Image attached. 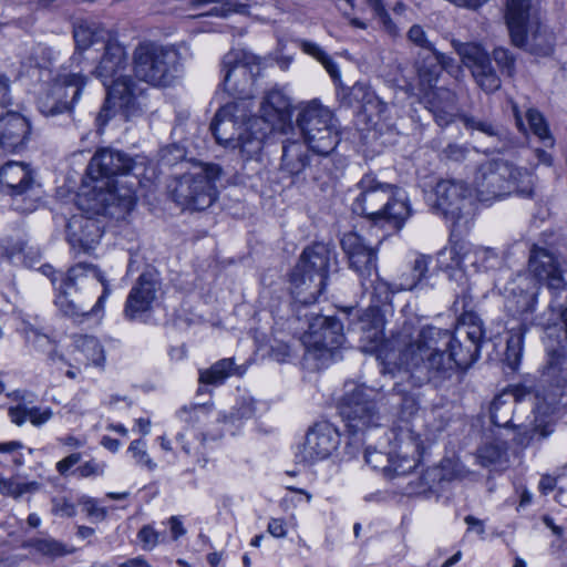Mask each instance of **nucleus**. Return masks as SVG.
<instances>
[{"instance_id":"052dcab7","label":"nucleus","mask_w":567,"mask_h":567,"mask_svg":"<svg viewBox=\"0 0 567 567\" xmlns=\"http://www.w3.org/2000/svg\"><path fill=\"white\" fill-rule=\"evenodd\" d=\"M37 551L45 556L58 557L64 555L62 545L52 539H41L34 545Z\"/></svg>"},{"instance_id":"a19ab883","label":"nucleus","mask_w":567,"mask_h":567,"mask_svg":"<svg viewBox=\"0 0 567 567\" xmlns=\"http://www.w3.org/2000/svg\"><path fill=\"white\" fill-rule=\"evenodd\" d=\"M298 47L308 55H311L316 60L322 63L327 72L333 78L339 76L338 65L333 60L327 55V53L315 42L308 40H298Z\"/></svg>"},{"instance_id":"7ed1b4c3","label":"nucleus","mask_w":567,"mask_h":567,"mask_svg":"<svg viewBox=\"0 0 567 567\" xmlns=\"http://www.w3.org/2000/svg\"><path fill=\"white\" fill-rule=\"evenodd\" d=\"M110 293V285L101 270L79 262L62 277L55 305L71 318L94 316L103 310Z\"/></svg>"},{"instance_id":"680f3d73","label":"nucleus","mask_w":567,"mask_h":567,"mask_svg":"<svg viewBox=\"0 0 567 567\" xmlns=\"http://www.w3.org/2000/svg\"><path fill=\"white\" fill-rule=\"evenodd\" d=\"M159 157L164 165L171 166L184 157V151L177 145H169L161 150Z\"/></svg>"},{"instance_id":"f3484780","label":"nucleus","mask_w":567,"mask_h":567,"mask_svg":"<svg viewBox=\"0 0 567 567\" xmlns=\"http://www.w3.org/2000/svg\"><path fill=\"white\" fill-rule=\"evenodd\" d=\"M86 78L80 71L60 72L50 89L39 97L38 107L45 116L71 112L81 96Z\"/></svg>"},{"instance_id":"e2e57ef3","label":"nucleus","mask_w":567,"mask_h":567,"mask_svg":"<svg viewBox=\"0 0 567 567\" xmlns=\"http://www.w3.org/2000/svg\"><path fill=\"white\" fill-rule=\"evenodd\" d=\"M53 415V412L50 408L41 410L38 406L29 408L28 420L35 426H40L47 423Z\"/></svg>"},{"instance_id":"412c9836","label":"nucleus","mask_w":567,"mask_h":567,"mask_svg":"<svg viewBox=\"0 0 567 567\" xmlns=\"http://www.w3.org/2000/svg\"><path fill=\"white\" fill-rule=\"evenodd\" d=\"M452 45L483 91L492 93L501 87V79L491 64L489 55L480 44L453 40Z\"/></svg>"},{"instance_id":"603ef678","label":"nucleus","mask_w":567,"mask_h":567,"mask_svg":"<svg viewBox=\"0 0 567 567\" xmlns=\"http://www.w3.org/2000/svg\"><path fill=\"white\" fill-rule=\"evenodd\" d=\"M395 286L396 281L388 282L385 280H378L373 286V293L377 301L381 305L391 303L393 295L402 291L396 290Z\"/></svg>"},{"instance_id":"a878e982","label":"nucleus","mask_w":567,"mask_h":567,"mask_svg":"<svg viewBox=\"0 0 567 567\" xmlns=\"http://www.w3.org/2000/svg\"><path fill=\"white\" fill-rule=\"evenodd\" d=\"M341 247L348 256L349 266L362 279V286L377 270V252L357 233L350 231L341 238Z\"/></svg>"},{"instance_id":"6e6d98bb","label":"nucleus","mask_w":567,"mask_h":567,"mask_svg":"<svg viewBox=\"0 0 567 567\" xmlns=\"http://www.w3.org/2000/svg\"><path fill=\"white\" fill-rule=\"evenodd\" d=\"M24 250V244L12 238L0 240V260H12L17 255Z\"/></svg>"},{"instance_id":"1a4fd4ad","label":"nucleus","mask_w":567,"mask_h":567,"mask_svg":"<svg viewBox=\"0 0 567 567\" xmlns=\"http://www.w3.org/2000/svg\"><path fill=\"white\" fill-rule=\"evenodd\" d=\"M336 252L329 245L318 243L307 247L290 277L292 295L303 305L313 303L322 292L328 269Z\"/></svg>"},{"instance_id":"c03bdc74","label":"nucleus","mask_w":567,"mask_h":567,"mask_svg":"<svg viewBox=\"0 0 567 567\" xmlns=\"http://www.w3.org/2000/svg\"><path fill=\"white\" fill-rule=\"evenodd\" d=\"M461 121L467 130L481 132L488 137H501V128L489 121L468 115H462Z\"/></svg>"},{"instance_id":"69168bd1","label":"nucleus","mask_w":567,"mask_h":567,"mask_svg":"<svg viewBox=\"0 0 567 567\" xmlns=\"http://www.w3.org/2000/svg\"><path fill=\"white\" fill-rule=\"evenodd\" d=\"M369 6L373 9L375 16L383 22V24L391 30L392 29V21L386 12L383 3L381 0H367Z\"/></svg>"},{"instance_id":"6ab92c4d","label":"nucleus","mask_w":567,"mask_h":567,"mask_svg":"<svg viewBox=\"0 0 567 567\" xmlns=\"http://www.w3.org/2000/svg\"><path fill=\"white\" fill-rule=\"evenodd\" d=\"M291 121L290 99L278 89L268 91L260 102L259 115L251 116V127L264 143L272 132L284 131Z\"/></svg>"},{"instance_id":"c756f323","label":"nucleus","mask_w":567,"mask_h":567,"mask_svg":"<svg viewBox=\"0 0 567 567\" xmlns=\"http://www.w3.org/2000/svg\"><path fill=\"white\" fill-rule=\"evenodd\" d=\"M507 309L527 320L528 316L535 310L539 287L533 280L526 277H517L507 289Z\"/></svg>"},{"instance_id":"864d4df0","label":"nucleus","mask_w":567,"mask_h":567,"mask_svg":"<svg viewBox=\"0 0 567 567\" xmlns=\"http://www.w3.org/2000/svg\"><path fill=\"white\" fill-rule=\"evenodd\" d=\"M52 514L60 517H73L76 514L75 504L65 496L52 498Z\"/></svg>"},{"instance_id":"13d9d810","label":"nucleus","mask_w":567,"mask_h":567,"mask_svg":"<svg viewBox=\"0 0 567 567\" xmlns=\"http://www.w3.org/2000/svg\"><path fill=\"white\" fill-rule=\"evenodd\" d=\"M408 39L415 45L427 50L431 52L434 49V45L431 41L427 40L425 31L419 24H414L410 28L408 32Z\"/></svg>"},{"instance_id":"bf43d9fd","label":"nucleus","mask_w":567,"mask_h":567,"mask_svg":"<svg viewBox=\"0 0 567 567\" xmlns=\"http://www.w3.org/2000/svg\"><path fill=\"white\" fill-rule=\"evenodd\" d=\"M78 503L86 512L87 516L100 520L106 517V511L103 507H99L94 498L84 495L79 498Z\"/></svg>"},{"instance_id":"f8f14e48","label":"nucleus","mask_w":567,"mask_h":567,"mask_svg":"<svg viewBox=\"0 0 567 567\" xmlns=\"http://www.w3.org/2000/svg\"><path fill=\"white\" fill-rule=\"evenodd\" d=\"M221 169L215 164L195 165L183 174L173 188L174 200L183 208L203 210L212 206L217 198L215 182Z\"/></svg>"},{"instance_id":"a211bd4d","label":"nucleus","mask_w":567,"mask_h":567,"mask_svg":"<svg viewBox=\"0 0 567 567\" xmlns=\"http://www.w3.org/2000/svg\"><path fill=\"white\" fill-rule=\"evenodd\" d=\"M373 390L355 386L339 403V412L350 431L357 433L377 426L380 420Z\"/></svg>"},{"instance_id":"a18cd8bd","label":"nucleus","mask_w":567,"mask_h":567,"mask_svg":"<svg viewBox=\"0 0 567 567\" xmlns=\"http://www.w3.org/2000/svg\"><path fill=\"white\" fill-rule=\"evenodd\" d=\"M212 408L213 403L185 405L178 411V417L182 421L194 425L207 416L212 412Z\"/></svg>"},{"instance_id":"0e129e2a","label":"nucleus","mask_w":567,"mask_h":567,"mask_svg":"<svg viewBox=\"0 0 567 567\" xmlns=\"http://www.w3.org/2000/svg\"><path fill=\"white\" fill-rule=\"evenodd\" d=\"M476 258L480 269L493 267L494 260L497 259V254L494 249L487 247H476Z\"/></svg>"},{"instance_id":"8fccbe9b","label":"nucleus","mask_w":567,"mask_h":567,"mask_svg":"<svg viewBox=\"0 0 567 567\" xmlns=\"http://www.w3.org/2000/svg\"><path fill=\"white\" fill-rule=\"evenodd\" d=\"M493 59L502 70L508 76H513L515 73V56L505 48H496L493 51Z\"/></svg>"},{"instance_id":"3c124183","label":"nucleus","mask_w":567,"mask_h":567,"mask_svg":"<svg viewBox=\"0 0 567 567\" xmlns=\"http://www.w3.org/2000/svg\"><path fill=\"white\" fill-rule=\"evenodd\" d=\"M137 538L144 550H152L157 544L164 542V536L152 525H144L137 533Z\"/></svg>"},{"instance_id":"f257e3e1","label":"nucleus","mask_w":567,"mask_h":567,"mask_svg":"<svg viewBox=\"0 0 567 567\" xmlns=\"http://www.w3.org/2000/svg\"><path fill=\"white\" fill-rule=\"evenodd\" d=\"M359 329L361 340L368 342L367 350L377 351L385 365H398L419 382L446 378L455 368H466L472 362L470 351H464L449 330L426 327L414 339L403 331L392 340H384L380 320L368 327L364 317Z\"/></svg>"},{"instance_id":"09e8293b","label":"nucleus","mask_w":567,"mask_h":567,"mask_svg":"<svg viewBox=\"0 0 567 567\" xmlns=\"http://www.w3.org/2000/svg\"><path fill=\"white\" fill-rule=\"evenodd\" d=\"M522 347L523 339L520 334H512L508 338L505 352V361L513 370H515L519 364L522 357Z\"/></svg>"},{"instance_id":"ea45409f","label":"nucleus","mask_w":567,"mask_h":567,"mask_svg":"<svg viewBox=\"0 0 567 567\" xmlns=\"http://www.w3.org/2000/svg\"><path fill=\"white\" fill-rule=\"evenodd\" d=\"M462 241H453L437 254L439 267L444 270L458 269L463 271L462 265Z\"/></svg>"},{"instance_id":"7c9ffc66","label":"nucleus","mask_w":567,"mask_h":567,"mask_svg":"<svg viewBox=\"0 0 567 567\" xmlns=\"http://www.w3.org/2000/svg\"><path fill=\"white\" fill-rule=\"evenodd\" d=\"M31 133L29 121L17 112L0 117V147L8 152L22 148Z\"/></svg>"},{"instance_id":"37998d69","label":"nucleus","mask_w":567,"mask_h":567,"mask_svg":"<svg viewBox=\"0 0 567 567\" xmlns=\"http://www.w3.org/2000/svg\"><path fill=\"white\" fill-rule=\"evenodd\" d=\"M40 489L38 482H18L14 480L0 478V494L18 498L23 494L34 493Z\"/></svg>"},{"instance_id":"72a5a7b5","label":"nucleus","mask_w":567,"mask_h":567,"mask_svg":"<svg viewBox=\"0 0 567 567\" xmlns=\"http://www.w3.org/2000/svg\"><path fill=\"white\" fill-rule=\"evenodd\" d=\"M308 148V146L298 141L285 142L280 169L290 176L302 174L309 163Z\"/></svg>"},{"instance_id":"423d86ee","label":"nucleus","mask_w":567,"mask_h":567,"mask_svg":"<svg viewBox=\"0 0 567 567\" xmlns=\"http://www.w3.org/2000/svg\"><path fill=\"white\" fill-rule=\"evenodd\" d=\"M251 99L239 97L221 106L210 124L217 143L226 148L237 150L244 159L254 158L262 148L257 130L251 127Z\"/></svg>"},{"instance_id":"aec40b11","label":"nucleus","mask_w":567,"mask_h":567,"mask_svg":"<svg viewBox=\"0 0 567 567\" xmlns=\"http://www.w3.org/2000/svg\"><path fill=\"white\" fill-rule=\"evenodd\" d=\"M224 89L229 94H245L259 72V61L255 55L233 50L223 59Z\"/></svg>"},{"instance_id":"cd10ccee","label":"nucleus","mask_w":567,"mask_h":567,"mask_svg":"<svg viewBox=\"0 0 567 567\" xmlns=\"http://www.w3.org/2000/svg\"><path fill=\"white\" fill-rule=\"evenodd\" d=\"M23 333L25 341L32 344L39 351H42L47 354L48 361L53 365L65 364L69 369L65 372V375L69 379H76L81 372V367L83 364H78L72 360V355H68V352L64 351L59 344L49 338V336L40 332L38 329L32 327L29 323H23V328L21 330Z\"/></svg>"},{"instance_id":"dca6fc26","label":"nucleus","mask_w":567,"mask_h":567,"mask_svg":"<svg viewBox=\"0 0 567 567\" xmlns=\"http://www.w3.org/2000/svg\"><path fill=\"white\" fill-rule=\"evenodd\" d=\"M420 91L427 99L430 111L440 126H446L457 114L456 95L449 89L440 87L432 91L441 74L437 61L430 54L416 62Z\"/></svg>"},{"instance_id":"4d7b16f0","label":"nucleus","mask_w":567,"mask_h":567,"mask_svg":"<svg viewBox=\"0 0 567 567\" xmlns=\"http://www.w3.org/2000/svg\"><path fill=\"white\" fill-rule=\"evenodd\" d=\"M462 265L463 272L468 270L478 271L480 266L476 258V247H473L471 244L466 241H462Z\"/></svg>"},{"instance_id":"bb28decb","label":"nucleus","mask_w":567,"mask_h":567,"mask_svg":"<svg viewBox=\"0 0 567 567\" xmlns=\"http://www.w3.org/2000/svg\"><path fill=\"white\" fill-rule=\"evenodd\" d=\"M161 289V280L155 271L143 272L132 287L124 308V316L134 320L152 309Z\"/></svg>"},{"instance_id":"f704fd0d","label":"nucleus","mask_w":567,"mask_h":567,"mask_svg":"<svg viewBox=\"0 0 567 567\" xmlns=\"http://www.w3.org/2000/svg\"><path fill=\"white\" fill-rule=\"evenodd\" d=\"M245 373V369L237 365L233 358H225L216 361L207 369L198 371V382L205 385H220L229 377Z\"/></svg>"},{"instance_id":"4468645a","label":"nucleus","mask_w":567,"mask_h":567,"mask_svg":"<svg viewBox=\"0 0 567 567\" xmlns=\"http://www.w3.org/2000/svg\"><path fill=\"white\" fill-rule=\"evenodd\" d=\"M179 53L172 47L143 43L134 53V72L137 79L154 86H167L176 78Z\"/></svg>"},{"instance_id":"79ce46f5","label":"nucleus","mask_w":567,"mask_h":567,"mask_svg":"<svg viewBox=\"0 0 567 567\" xmlns=\"http://www.w3.org/2000/svg\"><path fill=\"white\" fill-rule=\"evenodd\" d=\"M443 478L444 476L441 474L440 468H427L421 477H419L416 481H412L409 483L406 487V493L416 495L425 494L426 492L432 489L433 484L436 481H441Z\"/></svg>"},{"instance_id":"49530a36","label":"nucleus","mask_w":567,"mask_h":567,"mask_svg":"<svg viewBox=\"0 0 567 567\" xmlns=\"http://www.w3.org/2000/svg\"><path fill=\"white\" fill-rule=\"evenodd\" d=\"M127 451L132 454V457L137 465L144 466L151 472L157 468V464L146 451V442L144 440L132 441Z\"/></svg>"},{"instance_id":"de8ad7c7","label":"nucleus","mask_w":567,"mask_h":567,"mask_svg":"<svg viewBox=\"0 0 567 567\" xmlns=\"http://www.w3.org/2000/svg\"><path fill=\"white\" fill-rule=\"evenodd\" d=\"M504 453L505 450L498 444L488 443L478 449L477 460L482 466H489L498 463Z\"/></svg>"},{"instance_id":"0eeeda50","label":"nucleus","mask_w":567,"mask_h":567,"mask_svg":"<svg viewBox=\"0 0 567 567\" xmlns=\"http://www.w3.org/2000/svg\"><path fill=\"white\" fill-rule=\"evenodd\" d=\"M473 183L481 202L503 198L511 194L532 197L535 185L534 176L527 169L518 168L503 158L482 163Z\"/></svg>"},{"instance_id":"2f4dec72","label":"nucleus","mask_w":567,"mask_h":567,"mask_svg":"<svg viewBox=\"0 0 567 567\" xmlns=\"http://www.w3.org/2000/svg\"><path fill=\"white\" fill-rule=\"evenodd\" d=\"M65 351L68 355H72V360L78 364H83V367H104V348L97 338L93 336L74 334Z\"/></svg>"},{"instance_id":"2eb2a0df","label":"nucleus","mask_w":567,"mask_h":567,"mask_svg":"<svg viewBox=\"0 0 567 567\" xmlns=\"http://www.w3.org/2000/svg\"><path fill=\"white\" fill-rule=\"evenodd\" d=\"M398 442L396 450L390 454L367 449L365 462L373 468L382 471L390 478L409 474L417 465L423 451L422 440L412 431H402Z\"/></svg>"},{"instance_id":"473e14b6","label":"nucleus","mask_w":567,"mask_h":567,"mask_svg":"<svg viewBox=\"0 0 567 567\" xmlns=\"http://www.w3.org/2000/svg\"><path fill=\"white\" fill-rule=\"evenodd\" d=\"M73 37L78 50L73 60L80 61L81 52L90 50L91 47L104 45L109 40V32L97 22L81 20L74 25Z\"/></svg>"},{"instance_id":"e433bc0d","label":"nucleus","mask_w":567,"mask_h":567,"mask_svg":"<svg viewBox=\"0 0 567 567\" xmlns=\"http://www.w3.org/2000/svg\"><path fill=\"white\" fill-rule=\"evenodd\" d=\"M430 265V257L425 255H419L411 268L400 275L396 280V290L412 291L421 288L423 281L427 276Z\"/></svg>"},{"instance_id":"c85d7f7f","label":"nucleus","mask_w":567,"mask_h":567,"mask_svg":"<svg viewBox=\"0 0 567 567\" xmlns=\"http://www.w3.org/2000/svg\"><path fill=\"white\" fill-rule=\"evenodd\" d=\"M528 268L537 281L545 282L549 290L561 291L565 289L558 262L547 249L534 246L530 250Z\"/></svg>"},{"instance_id":"c9c22d12","label":"nucleus","mask_w":567,"mask_h":567,"mask_svg":"<svg viewBox=\"0 0 567 567\" xmlns=\"http://www.w3.org/2000/svg\"><path fill=\"white\" fill-rule=\"evenodd\" d=\"M513 113L517 123L518 128L522 132H526L527 127L529 131L544 143L545 146H553L554 140L550 135L548 125L544 116L535 109H528L525 114L526 123L524 122L517 105H513Z\"/></svg>"},{"instance_id":"338daca9","label":"nucleus","mask_w":567,"mask_h":567,"mask_svg":"<svg viewBox=\"0 0 567 567\" xmlns=\"http://www.w3.org/2000/svg\"><path fill=\"white\" fill-rule=\"evenodd\" d=\"M8 414L11 422L20 426L28 420L29 408L23 404L11 406L9 408Z\"/></svg>"},{"instance_id":"9d476101","label":"nucleus","mask_w":567,"mask_h":567,"mask_svg":"<svg viewBox=\"0 0 567 567\" xmlns=\"http://www.w3.org/2000/svg\"><path fill=\"white\" fill-rule=\"evenodd\" d=\"M427 202L433 213L442 216L453 229L466 228L475 215L473 192L463 181H439Z\"/></svg>"},{"instance_id":"b1692460","label":"nucleus","mask_w":567,"mask_h":567,"mask_svg":"<svg viewBox=\"0 0 567 567\" xmlns=\"http://www.w3.org/2000/svg\"><path fill=\"white\" fill-rule=\"evenodd\" d=\"M0 183L4 185L9 194L14 197V207L22 213L35 209V200L29 199L27 205L19 204V197L22 202L27 200V195L33 193L34 182L31 171L21 162H8L0 168Z\"/></svg>"},{"instance_id":"ddd939ff","label":"nucleus","mask_w":567,"mask_h":567,"mask_svg":"<svg viewBox=\"0 0 567 567\" xmlns=\"http://www.w3.org/2000/svg\"><path fill=\"white\" fill-rule=\"evenodd\" d=\"M305 143L319 155L330 154L339 143V132L332 112L317 100L308 102L297 118Z\"/></svg>"},{"instance_id":"4c0bfd02","label":"nucleus","mask_w":567,"mask_h":567,"mask_svg":"<svg viewBox=\"0 0 567 567\" xmlns=\"http://www.w3.org/2000/svg\"><path fill=\"white\" fill-rule=\"evenodd\" d=\"M520 398L518 390L504 392L491 403V420L496 426H508L513 419L514 405Z\"/></svg>"},{"instance_id":"39448f33","label":"nucleus","mask_w":567,"mask_h":567,"mask_svg":"<svg viewBox=\"0 0 567 567\" xmlns=\"http://www.w3.org/2000/svg\"><path fill=\"white\" fill-rule=\"evenodd\" d=\"M360 194L352 204L353 213L365 216L374 225L401 229L412 210L405 190L364 175L358 184Z\"/></svg>"},{"instance_id":"5fc2aeb1","label":"nucleus","mask_w":567,"mask_h":567,"mask_svg":"<svg viewBox=\"0 0 567 567\" xmlns=\"http://www.w3.org/2000/svg\"><path fill=\"white\" fill-rule=\"evenodd\" d=\"M106 470V463L103 461H97L92 458L90 461L84 462L76 468L78 474L81 477H97L104 475Z\"/></svg>"},{"instance_id":"5701e85b","label":"nucleus","mask_w":567,"mask_h":567,"mask_svg":"<svg viewBox=\"0 0 567 567\" xmlns=\"http://www.w3.org/2000/svg\"><path fill=\"white\" fill-rule=\"evenodd\" d=\"M339 442V433L331 423L318 422L308 430L299 456L308 464L324 460L337 450Z\"/></svg>"},{"instance_id":"774afa93","label":"nucleus","mask_w":567,"mask_h":567,"mask_svg":"<svg viewBox=\"0 0 567 567\" xmlns=\"http://www.w3.org/2000/svg\"><path fill=\"white\" fill-rule=\"evenodd\" d=\"M240 408L237 409L236 413L231 414V419H250L255 414V401L244 400L240 404Z\"/></svg>"},{"instance_id":"6e6552de","label":"nucleus","mask_w":567,"mask_h":567,"mask_svg":"<svg viewBox=\"0 0 567 567\" xmlns=\"http://www.w3.org/2000/svg\"><path fill=\"white\" fill-rule=\"evenodd\" d=\"M506 24L512 43L535 55L547 56L554 49V35L532 12L530 0H507Z\"/></svg>"},{"instance_id":"58836bf2","label":"nucleus","mask_w":567,"mask_h":567,"mask_svg":"<svg viewBox=\"0 0 567 567\" xmlns=\"http://www.w3.org/2000/svg\"><path fill=\"white\" fill-rule=\"evenodd\" d=\"M352 95L355 100L360 101L365 112L383 116L386 112L388 104L381 101L369 87L364 84L357 83L352 87Z\"/></svg>"},{"instance_id":"9b49d317","label":"nucleus","mask_w":567,"mask_h":567,"mask_svg":"<svg viewBox=\"0 0 567 567\" xmlns=\"http://www.w3.org/2000/svg\"><path fill=\"white\" fill-rule=\"evenodd\" d=\"M136 167L135 161L127 154L111 148L104 147L95 152L91 158L87 173L93 179L107 178L105 183L109 192L102 200L105 202L106 206L118 205L125 210H130L135 205V196L130 188H125L121 192L114 181L111 179L116 175H124L133 172Z\"/></svg>"},{"instance_id":"20e7f679","label":"nucleus","mask_w":567,"mask_h":567,"mask_svg":"<svg viewBox=\"0 0 567 567\" xmlns=\"http://www.w3.org/2000/svg\"><path fill=\"white\" fill-rule=\"evenodd\" d=\"M104 50L103 56L96 68V74L103 80L104 86L107 89L105 103L96 116L100 127L104 126L112 114L117 111L128 120L135 115L141 107V90L131 78L118 76L112 84H107V79L117 74L126 65L125 49L116 41L107 40L101 47Z\"/></svg>"},{"instance_id":"4be33fe9","label":"nucleus","mask_w":567,"mask_h":567,"mask_svg":"<svg viewBox=\"0 0 567 567\" xmlns=\"http://www.w3.org/2000/svg\"><path fill=\"white\" fill-rule=\"evenodd\" d=\"M344 341L342 324L334 317L317 315L310 322L302 342L308 351L329 352L340 348Z\"/></svg>"},{"instance_id":"f03ea898","label":"nucleus","mask_w":567,"mask_h":567,"mask_svg":"<svg viewBox=\"0 0 567 567\" xmlns=\"http://www.w3.org/2000/svg\"><path fill=\"white\" fill-rule=\"evenodd\" d=\"M565 339L547 347V359L542 369V388L535 393V419L532 427L519 433L517 442L528 445L548 437L554 432L555 417L567 410V306L558 310Z\"/></svg>"},{"instance_id":"393cba45","label":"nucleus","mask_w":567,"mask_h":567,"mask_svg":"<svg viewBox=\"0 0 567 567\" xmlns=\"http://www.w3.org/2000/svg\"><path fill=\"white\" fill-rule=\"evenodd\" d=\"M103 230L100 221L84 215H74L66 225V239L75 256L91 254L100 244Z\"/></svg>"}]
</instances>
